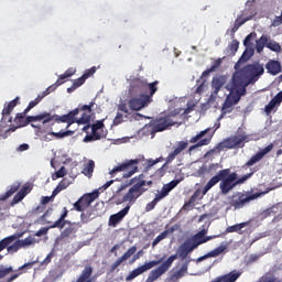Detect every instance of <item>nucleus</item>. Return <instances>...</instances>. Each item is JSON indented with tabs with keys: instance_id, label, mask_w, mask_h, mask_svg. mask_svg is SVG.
I'll use <instances>...</instances> for the list:
<instances>
[{
	"instance_id": "55",
	"label": "nucleus",
	"mask_w": 282,
	"mask_h": 282,
	"mask_svg": "<svg viewBox=\"0 0 282 282\" xmlns=\"http://www.w3.org/2000/svg\"><path fill=\"white\" fill-rule=\"evenodd\" d=\"M221 63H223V58H217L213 62L212 66H210V72H215L216 69H219V67H221Z\"/></svg>"
},
{
	"instance_id": "7",
	"label": "nucleus",
	"mask_w": 282,
	"mask_h": 282,
	"mask_svg": "<svg viewBox=\"0 0 282 282\" xmlns=\"http://www.w3.org/2000/svg\"><path fill=\"white\" fill-rule=\"evenodd\" d=\"M246 142H250V135L245 131L237 132V134L227 138L224 142L218 143L214 150H210L206 153V156L215 151H221V149H243Z\"/></svg>"
},
{
	"instance_id": "58",
	"label": "nucleus",
	"mask_w": 282,
	"mask_h": 282,
	"mask_svg": "<svg viewBox=\"0 0 282 282\" xmlns=\"http://www.w3.org/2000/svg\"><path fill=\"white\" fill-rule=\"evenodd\" d=\"M54 209L48 208L40 218L37 221H40L41 224H45V218L50 217V215H52Z\"/></svg>"
},
{
	"instance_id": "35",
	"label": "nucleus",
	"mask_w": 282,
	"mask_h": 282,
	"mask_svg": "<svg viewBox=\"0 0 282 282\" xmlns=\"http://www.w3.org/2000/svg\"><path fill=\"white\" fill-rule=\"evenodd\" d=\"M250 173L245 174L243 176H241L240 178H238L236 181V186H239L240 184H246V182H248V180H250V177H252L254 175V173H257V171H259V167H253L250 169Z\"/></svg>"
},
{
	"instance_id": "36",
	"label": "nucleus",
	"mask_w": 282,
	"mask_h": 282,
	"mask_svg": "<svg viewBox=\"0 0 282 282\" xmlns=\"http://www.w3.org/2000/svg\"><path fill=\"white\" fill-rule=\"evenodd\" d=\"M66 224H68V226L66 228H64V230L62 231L63 239L69 237L70 235L76 234V224H73L70 221H68Z\"/></svg>"
},
{
	"instance_id": "19",
	"label": "nucleus",
	"mask_w": 282,
	"mask_h": 282,
	"mask_svg": "<svg viewBox=\"0 0 282 282\" xmlns=\"http://www.w3.org/2000/svg\"><path fill=\"white\" fill-rule=\"evenodd\" d=\"M252 17H254V13L250 12V10L246 9L242 11L241 17L236 19L234 28L230 31H227V34L229 32L231 39H235V33L239 30V28H241V25H243V23L250 21Z\"/></svg>"
},
{
	"instance_id": "40",
	"label": "nucleus",
	"mask_w": 282,
	"mask_h": 282,
	"mask_svg": "<svg viewBox=\"0 0 282 282\" xmlns=\"http://www.w3.org/2000/svg\"><path fill=\"white\" fill-rule=\"evenodd\" d=\"M202 195V189H196L194 194L189 197L188 202L184 204V208H188L197 202V198Z\"/></svg>"
},
{
	"instance_id": "6",
	"label": "nucleus",
	"mask_w": 282,
	"mask_h": 282,
	"mask_svg": "<svg viewBox=\"0 0 282 282\" xmlns=\"http://www.w3.org/2000/svg\"><path fill=\"white\" fill-rule=\"evenodd\" d=\"M188 254H189L188 251L185 250V248L181 245L177 253L170 256L165 262H163L156 269L152 270L149 273V276L145 282L158 281V279H160V276H162L163 274H166V272H169V270H171V265H173V261H175L177 259V257L181 259V261H184V259H186V257H188Z\"/></svg>"
},
{
	"instance_id": "24",
	"label": "nucleus",
	"mask_w": 282,
	"mask_h": 282,
	"mask_svg": "<svg viewBox=\"0 0 282 282\" xmlns=\"http://www.w3.org/2000/svg\"><path fill=\"white\" fill-rule=\"evenodd\" d=\"M17 239H21V235L19 234H14L11 235L9 237H6L4 239L0 240V252H3V250L8 251V248H10L11 243H14V241H17ZM0 259H3V256L0 254Z\"/></svg>"
},
{
	"instance_id": "39",
	"label": "nucleus",
	"mask_w": 282,
	"mask_h": 282,
	"mask_svg": "<svg viewBox=\"0 0 282 282\" xmlns=\"http://www.w3.org/2000/svg\"><path fill=\"white\" fill-rule=\"evenodd\" d=\"M96 167V163L94 161H89L84 170L83 173L86 175V177H91V175L94 174V169Z\"/></svg>"
},
{
	"instance_id": "30",
	"label": "nucleus",
	"mask_w": 282,
	"mask_h": 282,
	"mask_svg": "<svg viewBox=\"0 0 282 282\" xmlns=\"http://www.w3.org/2000/svg\"><path fill=\"white\" fill-rule=\"evenodd\" d=\"M225 250H226V246L217 247L216 249L209 251L205 256L199 257L197 259V261H204V259H210V258L219 257V254H221V252H224Z\"/></svg>"
},
{
	"instance_id": "21",
	"label": "nucleus",
	"mask_w": 282,
	"mask_h": 282,
	"mask_svg": "<svg viewBox=\"0 0 282 282\" xmlns=\"http://www.w3.org/2000/svg\"><path fill=\"white\" fill-rule=\"evenodd\" d=\"M138 252V247L132 246L130 247L127 252H124L120 258H118L111 265L109 269L110 273L116 272V270H118V268H120V265H122V263H124V261H127L128 259H131V257H133V253Z\"/></svg>"
},
{
	"instance_id": "34",
	"label": "nucleus",
	"mask_w": 282,
	"mask_h": 282,
	"mask_svg": "<svg viewBox=\"0 0 282 282\" xmlns=\"http://www.w3.org/2000/svg\"><path fill=\"white\" fill-rule=\"evenodd\" d=\"M250 173L245 174L243 176H241L240 178H238L236 181V186H239L240 184H246V182H248V180H250V177H252L254 175V173H257V171H259V167H253L250 169Z\"/></svg>"
},
{
	"instance_id": "52",
	"label": "nucleus",
	"mask_w": 282,
	"mask_h": 282,
	"mask_svg": "<svg viewBox=\"0 0 282 282\" xmlns=\"http://www.w3.org/2000/svg\"><path fill=\"white\" fill-rule=\"evenodd\" d=\"M72 133L74 132L67 130L63 132H51V135H54L55 138L61 139V138H67V135H72Z\"/></svg>"
},
{
	"instance_id": "46",
	"label": "nucleus",
	"mask_w": 282,
	"mask_h": 282,
	"mask_svg": "<svg viewBox=\"0 0 282 282\" xmlns=\"http://www.w3.org/2000/svg\"><path fill=\"white\" fill-rule=\"evenodd\" d=\"M52 259H54V251H51L46 258L40 262V268H47V265H50V263H52Z\"/></svg>"
},
{
	"instance_id": "37",
	"label": "nucleus",
	"mask_w": 282,
	"mask_h": 282,
	"mask_svg": "<svg viewBox=\"0 0 282 282\" xmlns=\"http://www.w3.org/2000/svg\"><path fill=\"white\" fill-rule=\"evenodd\" d=\"M267 47L268 50H271V52H275L276 54H281V44H279V42L273 41V40H268L267 43Z\"/></svg>"
},
{
	"instance_id": "63",
	"label": "nucleus",
	"mask_w": 282,
	"mask_h": 282,
	"mask_svg": "<svg viewBox=\"0 0 282 282\" xmlns=\"http://www.w3.org/2000/svg\"><path fill=\"white\" fill-rule=\"evenodd\" d=\"M279 25H282V12H281V15L275 17L272 21L273 28H279Z\"/></svg>"
},
{
	"instance_id": "14",
	"label": "nucleus",
	"mask_w": 282,
	"mask_h": 282,
	"mask_svg": "<svg viewBox=\"0 0 282 282\" xmlns=\"http://www.w3.org/2000/svg\"><path fill=\"white\" fill-rule=\"evenodd\" d=\"M153 101V96L142 94L139 95V97H133L128 101V107L131 109V111H140L141 109H144V107H149L151 102Z\"/></svg>"
},
{
	"instance_id": "29",
	"label": "nucleus",
	"mask_w": 282,
	"mask_h": 282,
	"mask_svg": "<svg viewBox=\"0 0 282 282\" xmlns=\"http://www.w3.org/2000/svg\"><path fill=\"white\" fill-rule=\"evenodd\" d=\"M254 56V48H246L242 55L240 56L238 63L235 66V69H237L238 65H243V63H248L249 59Z\"/></svg>"
},
{
	"instance_id": "18",
	"label": "nucleus",
	"mask_w": 282,
	"mask_h": 282,
	"mask_svg": "<svg viewBox=\"0 0 282 282\" xmlns=\"http://www.w3.org/2000/svg\"><path fill=\"white\" fill-rule=\"evenodd\" d=\"M105 129V122L102 120L97 121L91 124V134H87L84 138V142H94L96 140H101L105 138V134L100 133V130Z\"/></svg>"
},
{
	"instance_id": "27",
	"label": "nucleus",
	"mask_w": 282,
	"mask_h": 282,
	"mask_svg": "<svg viewBox=\"0 0 282 282\" xmlns=\"http://www.w3.org/2000/svg\"><path fill=\"white\" fill-rule=\"evenodd\" d=\"M243 274V271H230L229 273L218 276L220 279V282H237V280Z\"/></svg>"
},
{
	"instance_id": "28",
	"label": "nucleus",
	"mask_w": 282,
	"mask_h": 282,
	"mask_svg": "<svg viewBox=\"0 0 282 282\" xmlns=\"http://www.w3.org/2000/svg\"><path fill=\"white\" fill-rule=\"evenodd\" d=\"M18 105H19V97L11 100L9 104L4 105V108L2 110V119H1L2 122L3 120H6V118H8V116H10V113H12V111H14V107H17Z\"/></svg>"
},
{
	"instance_id": "20",
	"label": "nucleus",
	"mask_w": 282,
	"mask_h": 282,
	"mask_svg": "<svg viewBox=\"0 0 282 282\" xmlns=\"http://www.w3.org/2000/svg\"><path fill=\"white\" fill-rule=\"evenodd\" d=\"M33 243H35V240L33 237H28L23 240L18 238L13 241V243L9 245L8 252L9 254H14V252H19L21 248H25L26 246H32Z\"/></svg>"
},
{
	"instance_id": "32",
	"label": "nucleus",
	"mask_w": 282,
	"mask_h": 282,
	"mask_svg": "<svg viewBox=\"0 0 282 282\" xmlns=\"http://www.w3.org/2000/svg\"><path fill=\"white\" fill-rule=\"evenodd\" d=\"M268 35L263 34L259 40L256 41V52L261 54L264 47H268Z\"/></svg>"
},
{
	"instance_id": "33",
	"label": "nucleus",
	"mask_w": 282,
	"mask_h": 282,
	"mask_svg": "<svg viewBox=\"0 0 282 282\" xmlns=\"http://www.w3.org/2000/svg\"><path fill=\"white\" fill-rule=\"evenodd\" d=\"M19 188H21V185L19 184L11 185L10 189L0 196V202H6V199H10V197H12V195L17 193Z\"/></svg>"
},
{
	"instance_id": "31",
	"label": "nucleus",
	"mask_w": 282,
	"mask_h": 282,
	"mask_svg": "<svg viewBox=\"0 0 282 282\" xmlns=\"http://www.w3.org/2000/svg\"><path fill=\"white\" fill-rule=\"evenodd\" d=\"M28 191H30V186L24 185L13 197L11 206H14V204H19V202H22V199L25 198V195H28Z\"/></svg>"
},
{
	"instance_id": "42",
	"label": "nucleus",
	"mask_w": 282,
	"mask_h": 282,
	"mask_svg": "<svg viewBox=\"0 0 282 282\" xmlns=\"http://www.w3.org/2000/svg\"><path fill=\"white\" fill-rule=\"evenodd\" d=\"M192 242H194V245L196 246V248H198V246H202V243H206V237L204 236H199V234H195L192 237Z\"/></svg>"
},
{
	"instance_id": "5",
	"label": "nucleus",
	"mask_w": 282,
	"mask_h": 282,
	"mask_svg": "<svg viewBox=\"0 0 282 282\" xmlns=\"http://www.w3.org/2000/svg\"><path fill=\"white\" fill-rule=\"evenodd\" d=\"M228 175H230V169L220 170L215 176H213L207 182V184L202 191L203 195H206V193H208V191H210L213 186H217L219 182H220L219 184L220 193H223V195H228V193H230L232 188L237 187L236 182H232L231 180H229Z\"/></svg>"
},
{
	"instance_id": "64",
	"label": "nucleus",
	"mask_w": 282,
	"mask_h": 282,
	"mask_svg": "<svg viewBox=\"0 0 282 282\" xmlns=\"http://www.w3.org/2000/svg\"><path fill=\"white\" fill-rule=\"evenodd\" d=\"M118 111H121L122 113H129V107L126 102H121L118 106Z\"/></svg>"
},
{
	"instance_id": "38",
	"label": "nucleus",
	"mask_w": 282,
	"mask_h": 282,
	"mask_svg": "<svg viewBox=\"0 0 282 282\" xmlns=\"http://www.w3.org/2000/svg\"><path fill=\"white\" fill-rule=\"evenodd\" d=\"M76 74V69L75 68H68L64 74L59 75L58 79L56 80V83H61V85H63V83H65V78H72V76H74Z\"/></svg>"
},
{
	"instance_id": "62",
	"label": "nucleus",
	"mask_w": 282,
	"mask_h": 282,
	"mask_svg": "<svg viewBox=\"0 0 282 282\" xmlns=\"http://www.w3.org/2000/svg\"><path fill=\"white\" fill-rule=\"evenodd\" d=\"M85 77L82 76L73 82V85L78 89V87H82V85H85Z\"/></svg>"
},
{
	"instance_id": "22",
	"label": "nucleus",
	"mask_w": 282,
	"mask_h": 282,
	"mask_svg": "<svg viewBox=\"0 0 282 282\" xmlns=\"http://www.w3.org/2000/svg\"><path fill=\"white\" fill-rule=\"evenodd\" d=\"M131 206H133V204L128 203V205L123 209H121L119 213L111 215L108 220V226H112V228H116V226H118V224H120V221H122L124 217L129 215V210H131Z\"/></svg>"
},
{
	"instance_id": "13",
	"label": "nucleus",
	"mask_w": 282,
	"mask_h": 282,
	"mask_svg": "<svg viewBox=\"0 0 282 282\" xmlns=\"http://www.w3.org/2000/svg\"><path fill=\"white\" fill-rule=\"evenodd\" d=\"M100 193L98 191H95L89 194H84L77 202L74 203V208L77 213H84V210H87L96 199H98Z\"/></svg>"
},
{
	"instance_id": "12",
	"label": "nucleus",
	"mask_w": 282,
	"mask_h": 282,
	"mask_svg": "<svg viewBox=\"0 0 282 282\" xmlns=\"http://www.w3.org/2000/svg\"><path fill=\"white\" fill-rule=\"evenodd\" d=\"M261 193H254L252 192H238L231 196L230 199V206H232L236 209L243 208L246 204H250V202H254V199H259V196Z\"/></svg>"
},
{
	"instance_id": "16",
	"label": "nucleus",
	"mask_w": 282,
	"mask_h": 282,
	"mask_svg": "<svg viewBox=\"0 0 282 282\" xmlns=\"http://www.w3.org/2000/svg\"><path fill=\"white\" fill-rule=\"evenodd\" d=\"M57 87H61L59 82H56L55 84L51 85L42 95H39L34 100L30 101L28 107L24 109V116H28V113H30V111H32V109H34V107H36V105H39V102H41V100L45 98V96H50L52 91H56Z\"/></svg>"
},
{
	"instance_id": "48",
	"label": "nucleus",
	"mask_w": 282,
	"mask_h": 282,
	"mask_svg": "<svg viewBox=\"0 0 282 282\" xmlns=\"http://www.w3.org/2000/svg\"><path fill=\"white\" fill-rule=\"evenodd\" d=\"M66 224H69V221L68 220H62L59 218L53 225H51L48 228H59V230H63L65 228Z\"/></svg>"
},
{
	"instance_id": "60",
	"label": "nucleus",
	"mask_w": 282,
	"mask_h": 282,
	"mask_svg": "<svg viewBox=\"0 0 282 282\" xmlns=\"http://www.w3.org/2000/svg\"><path fill=\"white\" fill-rule=\"evenodd\" d=\"M30 124H31V127L33 128V129H37V131H40V133H43V122H41V121H35V122H30Z\"/></svg>"
},
{
	"instance_id": "43",
	"label": "nucleus",
	"mask_w": 282,
	"mask_h": 282,
	"mask_svg": "<svg viewBox=\"0 0 282 282\" xmlns=\"http://www.w3.org/2000/svg\"><path fill=\"white\" fill-rule=\"evenodd\" d=\"M235 104L232 101L226 99L223 104L221 110L225 111V113H232V110L235 109Z\"/></svg>"
},
{
	"instance_id": "15",
	"label": "nucleus",
	"mask_w": 282,
	"mask_h": 282,
	"mask_svg": "<svg viewBox=\"0 0 282 282\" xmlns=\"http://www.w3.org/2000/svg\"><path fill=\"white\" fill-rule=\"evenodd\" d=\"M164 261V257L160 260H152L134 270H132L129 275H127L126 281H133V279L140 276V274H144L147 270H151L152 268H155V265H160Z\"/></svg>"
},
{
	"instance_id": "50",
	"label": "nucleus",
	"mask_w": 282,
	"mask_h": 282,
	"mask_svg": "<svg viewBox=\"0 0 282 282\" xmlns=\"http://www.w3.org/2000/svg\"><path fill=\"white\" fill-rule=\"evenodd\" d=\"M197 88H196V93L197 94H204V89H206V80H204V79H198L197 80Z\"/></svg>"
},
{
	"instance_id": "44",
	"label": "nucleus",
	"mask_w": 282,
	"mask_h": 282,
	"mask_svg": "<svg viewBox=\"0 0 282 282\" xmlns=\"http://www.w3.org/2000/svg\"><path fill=\"white\" fill-rule=\"evenodd\" d=\"M169 237V230H164L161 232L153 241H152V248H155L160 241H164Z\"/></svg>"
},
{
	"instance_id": "23",
	"label": "nucleus",
	"mask_w": 282,
	"mask_h": 282,
	"mask_svg": "<svg viewBox=\"0 0 282 282\" xmlns=\"http://www.w3.org/2000/svg\"><path fill=\"white\" fill-rule=\"evenodd\" d=\"M226 85V77L224 76H219V77H214L212 80V89L213 93L209 97V102L212 100H215V98H217V94H219V91H221V87H224Z\"/></svg>"
},
{
	"instance_id": "45",
	"label": "nucleus",
	"mask_w": 282,
	"mask_h": 282,
	"mask_svg": "<svg viewBox=\"0 0 282 282\" xmlns=\"http://www.w3.org/2000/svg\"><path fill=\"white\" fill-rule=\"evenodd\" d=\"M67 175V169L62 166L57 172L52 175V180H59V177H65Z\"/></svg>"
},
{
	"instance_id": "59",
	"label": "nucleus",
	"mask_w": 282,
	"mask_h": 282,
	"mask_svg": "<svg viewBox=\"0 0 282 282\" xmlns=\"http://www.w3.org/2000/svg\"><path fill=\"white\" fill-rule=\"evenodd\" d=\"M188 272V264L184 263L181 269L176 272V276L181 278Z\"/></svg>"
},
{
	"instance_id": "56",
	"label": "nucleus",
	"mask_w": 282,
	"mask_h": 282,
	"mask_svg": "<svg viewBox=\"0 0 282 282\" xmlns=\"http://www.w3.org/2000/svg\"><path fill=\"white\" fill-rule=\"evenodd\" d=\"M256 33H250L249 35L246 36L245 41H243V46L245 47H250L252 45L251 41L252 39L256 36Z\"/></svg>"
},
{
	"instance_id": "9",
	"label": "nucleus",
	"mask_w": 282,
	"mask_h": 282,
	"mask_svg": "<svg viewBox=\"0 0 282 282\" xmlns=\"http://www.w3.org/2000/svg\"><path fill=\"white\" fill-rule=\"evenodd\" d=\"M94 105H96V102L90 101L89 105H84V106H79L78 108H75L74 110L70 111H77V113H75L73 116V120L74 122H72L70 124H75V122L77 124H86L84 127V131H87V129L91 128V116H93V109H94ZM66 129H69L70 124L69 122H66Z\"/></svg>"
},
{
	"instance_id": "54",
	"label": "nucleus",
	"mask_w": 282,
	"mask_h": 282,
	"mask_svg": "<svg viewBox=\"0 0 282 282\" xmlns=\"http://www.w3.org/2000/svg\"><path fill=\"white\" fill-rule=\"evenodd\" d=\"M228 47L232 54H236V52L239 50V41L232 40Z\"/></svg>"
},
{
	"instance_id": "61",
	"label": "nucleus",
	"mask_w": 282,
	"mask_h": 282,
	"mask_svg": "<svg viewBox=\"0 0 282 282\" xmlns=\"http://www.w3.org/2000/svg\"><path fill=\"white\" fill-rule=\"evenodd\" d=\"M169 194L166 192H164L163 189H161V192L159 194L155 195L154 200H156V203L162 202V199H164V197H167Z\"/></svg>"
},
{
	"instance_id": "10",
	"label": "nucleus",
	"mask_w": 282,
	"mask_h": 282,
	"mask_svg": "<svg viewBox=\"0 0 282 282\" xmlns=\"http://www.w3.org/2000/svg\"><path fill=\"white\" fill-rule=\"evenodd\" d=\"M178 112L162 113L156 119L151 121L152 133H160L166 131L170 127H175L177 124Z\"/></svg>"
},
{
	"instance_id": "3",
	"label": "nucleus",
	"mask_w": 282,
	"mask_h": 282,
	"mask_svg": "<svg viewBox=\"0 0 282 282\" xmlns=\"http://www.w3.org/2000/svg\"><path fill=\"white\" fill-rule=\"evenodd\" d=\"M77 110L69 111L67 115L58 116V115H52L51 112H42L37 116H29L25 118V113H17L14 118V122L18 127H28L30 122H42V124H51V127H54L56 122H68V124H72L74 122V116H76Z\"/></svg>"
},
{
	"instance_id": "2",
	"label": "nucleus",
	"mask_w": 282,
	"mask_h": 282,
	"mask_svg": "<svg viewBox=\"0 0 282 282\" xmlns=\"http://www.w3.org/2000/svg\"><path fill=\"white\" fill-rule=\"evenodd\" d=\"M208 131H210V128H207L198 132L196 135L192 137L189 141L176 142V147L165 159V164L162 166V169H164L166 164H171V162H173V160H175L177 155H181V153H184V151H186L185 153L187 155H193V151H195L196 149H199L202 147H208V144H210V142L213 141V134H210L207 138H204V135H206Z\"/></svg>"
},
{
	"instance_id": "49",
	"label": "nucleus",
	"mask_w": 282,
	"mask_h": 282,
	"mask_svg": "<svg viewBox=\"0 0 282 282\" xmlns=\"http://www.w3.org/2000/svg\"><path fill=\"white\" fill-rule=\"evenodd\" d=\"M182 247L185 248V250L191 254V252H193V250H195L197 248V245H195L192 240L191 242H184L183 245H181Z\"/></svg>"
},
{
	"instance_id": "1",
	"label": "nucleus",
	"mask_w": 282,
	"mask_h": 282,
	"mask_svg": "<svg viewBox=\"0 0 282 282\" xmlns=\"http://www.w3.org/2000/svg\"><path fill=\"white\" fill-rule=\"evenodd\" d=\"M264 73L265 68L259 63L248 64L236 70L226 87L230 91L226 99L232 102V105H237L241 100V97L248 93V86L254 85Z\"/></svg>"
},
{
	"instance_id": "53",
	"label": "nucleus",
	"mask_w": 282,
	"mask_h": 282,
	"mask_svg": "<svg viewBox=\"0 0 282 282\" xmlns=\"http://www.w3.org/2000/svg\"><path fill=\"white\" fill-rule=\"evenodd\" d=\"M94 74H96V66H93L89 69H86L84 72V74L82 75V77H84V79L87 80V78H91V76H94Z\"/></svg>"
},
{
	"instance_id": "57",
	"label": "nucleus",
	"mask_w": 282,
	"mask_h": 282,
	"mask_svg": "<svg viewBox=\"0 0 282 282\" xmlns=\"http://www.w3.org/2000/svg\"><path fill=\"white\" fill-rule=\"evenodd\" d=\"M158 206V200L154 198L152 202L148 203L145 206V213H151Z\"/></svg>"
},
{
	"instance_id": "41",
	"label": "nucleus",
	"mask_w": 282,
	"mask_h": 282,
	"mask_svg": "<svg viewBox=\"0 0 282 282\" xmlns=\"http://www.w3.org/2000/svg\"><path fill=\"white\" fill-rule=\"evenodd\" d=\"M248 223H240L226 228V232H239L242 228H246Z\"/></svg>"
},
{
	"instance_id": "11",
	"label": "nucleus",
	"mask_w": 282,
	"mask_h": 282,
	"mask_svg": "<svg viewBox=\"0 0 282 282\" xmlns=\"http://www.w3.org/2000/svg\"><path fill=\"white\" fill-rule=\"evenodd\" d=\"M142 162L141 159H131L126 160L124 162L118 164L110 171L111 177H113L117 173H124L123 177L129 178L133 177L135 173H138V165Z\"/></svg>"
},
{
	"instance_id": "47",
	"label": "nucleus",
	"mask_w": 282,
	"mask_h": 282,
	"mask_svg": "<svg viewBox=\"0 0 282 282\" xmlns=\"http://www.w3.org/2000/svg\"><path fill=\"white\" fill-rule=\"evenodd\" d=\"M11 272H14V269L12 267L6 268L3 265L0 267V279H6L8 274H11Z\"/></svg>"
},
{
	"instance_id": "4",
	"label": "nucleus",
	"mask_w": 282,
	"mask_h": 282,
	"mask_svg": "<svg viewBox=\"0 0 282 282\" xmlns=\"http://www.w3.org/2000/svg\"><path fill=\"white\" fill-rule=\"evenodd\" d=\"M131 184L132 186L129 188L128 193L124 194L122 198L118 200V204H124V203H128L130 205L135 204L139 197H142V195H144V193L149 191V188L144 186H153V181L147 182L144 180V174H140L130 180V185Z\"/></svg>"
},
{
	"instance_id": "26",
	"label": "nucleus",
	"mask_w": 282,
	"mask_h": 282,
	"mask_svg": "<svg viewBox=\"0 0 282 282\" xmlns=\"http://www.w3.org/2000/svg\"><path fill=\"white\" fill-rule=\"evenodd\" d=\"M281 104H282V96L280 93H278L275 95V97L272 98L264 108L267 116H270V113H272V111H274L276 105H281Z\"/></svg>"
},
{
	"instance_id": "51",
	"label": "nucleus",
	"mask_w": 282,
	"mask_h": 282,
	"mask_svg": "<svg viewBox=\"0 0 282 282\" xmlns=\"http://www.w3.org/2000/svg\"><path fill=\"white\" fill-rule=\"evenodd\" d=\"M124 116H122V113L121 112H117V115H116V117H115V119H113V121H112V124L115 126V127H118V124H122V122H124Z\"/></svg>"
},
{
	"instance_id": "25",
	"label": "nucleus",
	"mask_w": 282,
	"mask_h": 282,
	"mask_svg": "<svg viewBox=\"0 0 282 282\" xmlns=\"http://www.w3.org/2000/svg\"><path fill=\"white\" fill-rule=\"evenodd\" d=\"M281 62L276 59H270L265 64V69L268 70V74H271V76H276L278 74H281Z\"/></svg>"
},
{
	"instance_id": "17",
	"label": "nucleus",
	"mask_w": 282,
	"mask_h": 282,
	"mask_svg": "<svg viewBox=\"0 0 282 282\" xmlns=\"http://www.w3.org/2000/svg\"><path fill=\"white\" fill-rule=\"evenodd\" d=\"M272 149H274V143H270L268 147H265L264 149L260 150L254 155H252L250 160H248L242 165V169H250V166H254V164L261 162V160H263V158H265V155H268V153H270Z\"/></svg>"
},
{
	"instance_id": "8",
	"label": "nucleus",
	"mask_w": 282,
	"mask_h": 282,
	"mask_svg": "<svg viewBox=\"0 0 282 282\" xmlns=\"http://www.w3.org/2000/svg\"><path fill=\"white\" fill-rule=\"evenodd\" d=\"M158 84V80L149 84L147 79L133 78L130 82L129 94L130 96H142V94H145V96H155Z\"/></svg>"
}]
</instances>
